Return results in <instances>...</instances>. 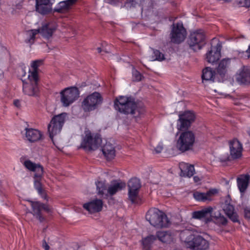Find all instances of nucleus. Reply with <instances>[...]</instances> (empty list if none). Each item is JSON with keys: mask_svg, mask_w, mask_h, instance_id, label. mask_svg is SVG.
<instances>
[{"mask_svg": "<svg viewBox=\"0 0 250 250\" xmlns=\"http://www.w3.org/2000/svg\"><path fill=\"white\" fill-rule=\"evenodd\" d=\"M42 247L45 250H49L50 247L45 241V240H43L42 241Z\"/></svg>", "mask_w": 250, "mask_h": 250, "instance_id": "44", "label": "nucleus"}, {"mask_svg": "<svg viewBox=\"0 0 250 250\" xmlns=\"http://www.w3.org/2000/svg\"><path fill=\"white\" fill-rule=\"evenodd\" d=\"M193 180L195 183H197L200 181V179L198 176H194L193 177Z\"/></svg>", "mask_w": 250, "mask_h": 250, "instance_id": "48", "label": "nucleus"}, {"mask_svg": "<svg viewBox=\"0 0 250 250\" xmlns=\"http://www.w3.org/2000/svg\"><path fill=\"white\" fill-rule=\"evenodd\" d=\"M125 187V184L124 183H116L111 185L108 187L107 197L108 195L112 196L119 190H122Z\"/></svg>", "mask_w": 250, "mask_h": 250, "instance_id": "34", "label": "nucleus"}, {"mask_svg": "<svg viewBox=\"0 0 250 250\" xmlns=\"http://www.w3.org/2000/svg\"><path fill=\"white\" fill-rule=\"evenodd\" d=\"M216 75L210 67H207L203 70L202 78L203 81H214Z\"/></svg>", "mask_w": 250, "mask_h": 250, "instance_id": "31", "label": "nucleus"}, {"mask_svg": "<svg viewBox=\"0 0 250 250\" xmlns=\"http://www.w3.org/2000/svg\"><path fill=\"white\" fill-rule=\"evenodd\" d=\"M25 136L30 142H35L42 138V134L39 130L33 128H26Z\"/></svg>", "mask_w": 250, "mask_h": 250, "instance_id": "23", "label": "nucleus"}, {"mask_svg": "<svg viewBox=\"0 0 250 250\" xmlns=\"http://www.w3.org/2000/svg\"><path fill=\"white\" fill-rule=\"evenodd\" d=\"M146 217L152 226L158 228L167 227L170 224L169 220L166 214L156 208L150 209Z\"/></svg>", "mask_w": 250, "mask_h": 250, "instance_id": "3", "label": "nucleus"}, {"mask_svg": "<svg viewBox=\"0 0 250 250\" xmlns=\"http://www.w3.org/2000/svg\"><path fill=\"white\" fill-rule=\"evenodd\" d=\"M153 50V61H162L165 59L164 55L162 52H161L158 50Z\"/></svg>", "mask_w": 250, "mask_h": 250, "instance_id": "39", "label": "nucleus"}, {"mask_svg": "<svg viewBox=\"0 0 250 250\" xmlns=\"http://www.w3.org/2000/svg\"><path fill=\"white\" fill-rule=\"evenodd\" d=\"M38 33H39V31L37 29L28 31L27 32V35L28 37L25 40L26 42L30 43V44L33 43L35 39V35Z\"/></svg>", "mask_w": 250, "mask_h": 250, "instance_id": "38", "label": "nucleus"}, {"mask_svg": "<svg viewBox=\"0 0 250 250\" xmlns=\"http://www.w3.org/2000/svg\"><path fill=\"white\" fill-rule=\"evenodd\" d=\"M157 240V236L150 235L142 240V244L144 250H150L152 244Z\"/></svg>", "mask_w": 250, "mask_h": 250, "instance_id": "36", "label": "nucleus"}, {"mask_svg": "<svg viewBox=\"0 0 250 250\" xmlns=\"http://www.w3.org/2000/svg\"><path fill=\"white\" fill-rule=\"evenodd\" d=\"M127 2L128 3H132L133 4V2L134 1V0H126Z\"/></svg>", "mask_w": 250, "mask_h": 250, "instance_id": "50", "label": "nucleus"}, {"mask_svg": "<svg viewBox=\"0 0 250 250\" xmlns=\"http://www.w3.org/2000/svg\"><path fill=\"white\" fill-rule=\"evenodd\" d=\"M180 167L183 176L190 177L194 174L195 169L193 165L182 163L180 165Z\"/></svg>", "mask_w": 250, "mask_h": 250, "instance_id": "29", "label": "nucleus"}, {"mask_svg": "<svg viewBox=\"0 0 250 250\" xmlns=\"http://www.w3.org/2000/svg\"><path fill=\"white\" fill-rule=\"evenodd\" d=\"M206 36L205 32L201 29L191 32L188 39V43L189 48L194 51H197L205 44Z\"/></svg>", "mask_w": 250, "mask_h": 250, "instance_id": "6", "label": "nucleus"}, {"mask_svg": "<svg viewBox=\"0 0 250 250\" xmlns=\"http://www.w3.org/2000/svg\"><path fill=\"white\" fill-rule=\"evenodd\" d=\"M36 3H40V4H52L50 1V0H36Z\"/></svg>", "mask_w": 250, "mask_h": 250, "instance_id": "42", "label": "nucleus"}, {"mask_svg": "<svg viewBox=\"0 0 250 250\" xmlns=\"http://www.w3.org/2000/svg\"><path fill=\"white\" fill-rule=\"evenodd\" d=\"M14 104L16 106L19 107L20 105V101L19 100H15L14 102Z\"/></svg>", "mask_w": 250, "mask_h": 250, "instance_id": "47", "label": "nucleus"}, {"mask_svg": "<svg viewBox=\"0 0 250 250\" xmlns=\"http://www.w3.org/2000/svg\"><path fill=\"white\" fill-rule=\"evenodd\" d=\"M128 198L134 204L138 203L139 200L138 192L141 188L140 180L137 178L131 179L128 182Z\"/></svg>", "mask_w": 250, "mask_h": 250, "instance_id": "13", "label": "nucleus"}, {"mask_svg": "<svg viewBox=\"0 0 250 250\" xmlns=\"http://www.w3.org/2000/svg\"><path fill=\"white\" fill-rule=\"evenodd\" d=\"M170 33L171 42L176 44H179L183 42L187 35V32L181 23H173Z\"/></svg>", "mask_w": 250, "mask_h": 250, "instance_id": "11", "label": "nucleus"}, {"mask_svg": "<svg viewBox=\"0 0 250 250\" xmlns=\"http://www.w3.org/2000/svg\"><path fill=\"white\" fill-rule=\"evenodd\" d=\"M238 3L242 6L249 7L250 6V0H237Z\"/></svg>", "mask_w": 250, "mask_h": 250, "instance_id": "41", "label": "nucleus"}, {"mask_svg": "<svg viewBox=\"0 0 250 250\" xmlns=\"http://www.w3.org/2000/svg\"><path fill=\"white\" fill-rule=\"evenodd\" d=\"M114 107L116 110L125 114H131L137 117L144 113V110L138 106L131 98L120 96L114 101Z\"/></svg>", "mask_w": 250, "mask_h": 250, "instance_id": "1", "label": "nucleus"}, {"mask_svg": "<svg viewBox=\"0 0 250 250\" xmlns=\"http://www.w3.org/2000/svg\"><path fill=\"white\" fill-rule=\"evenodd\" d=\"M155 236H157V239H158L160 241L163 243H169L172 241L173 239V236L171 235V233L169 231H158Z\"/></svg>", "mask_w": 250, "mask_h": 250, "instance_id": "33", "label": "nucleus"}, {"mask_svg": "<svg viewBox=\"0 0 250 250\" xmlns=\"http://www.w3.org/2000/svg\"><path fill=\"white\" fill-rule=\"evenodd\" d=\"M222 45L220 42L217 43L216 46H212L211 49L206 54V60L210 63L217 62L221 57V50Z\"/></svg>", "mask_w": 250, "mask_h": 250, "instance_id": "19", "label": "nucleus"}, {"mask_svg": "<svg viewBox=\"0 0 250 250\" xmlns=\"http://www.w3.org/2000/svg\"><path fill=\"white\" fill-rule=\"evenodd\" d=\"M56 29L57 25L55 23L48 22L42 24V27L37 30L43 37L49 39L52 37Z\"/></svg>", "mask_w": 250, "mask_h": 250, "instance_id": "20", "label": "nucleus"}, {"mask_svg": "<svg viewBox=\"0 0 250 250\" xmlns=\"http://www.w3.org/2000/svg\"><path fill=\"white\" fill-rule=\"evenodd\" d=\"M249 180L250 176L248 174L242 175L240 177L237 179L238 187L241 192H244L246 190Z\"/></svg>", "mask_w": 250, "mask_h": 250, "instance_id": "28", "label": "nucleus"}, {"mask_svg": "<svg viewBox=\"0 0 250 250\" xmlns=\"http://www.w3.org/2000/svg\"><path fill=\"white\" fill-rule=\"evenodd\" d=\"M97 50H98L99 53H101L102 52V49L100 47L98 48Z\"/></svg>", "mask_w": 250, "mask_h": 250, "instance_id": "51", "label": "nucleus"}, {"mask_svg": "<svg viewBox=\"0 0 250 250\" xmlns=\"http://www.w3.org/2000/svg\"><path fill=\"white\" fill-rule=\"evenodd\" d=\"M179 117L178 121L179 124L177 125V128L179 130L188 129L194 121L195 118L193 112L190 111H187L183 114H180Z\"/></svg>", "mask_w": 250, "mask_h": 250, "instance_id": "14", "label": "nucleus"}, {"mask_svg": "<svg viewBox=\"0 0 250 250\" xmlns=\"http://www.w3.org/2000/svg\"><path fill=\"white\" fill-rule=\"evenodd\" d=\"M104 1L108 3L114 5L119 1V0H104Z\"/></svg>", "mask_w": 250, "mask_h": 250, "instance_id": "45", "label": "nucleus"}, {"mask_svg": "<svg viewBox=\"0 0 250 250\" xmlns=\"http://www.w3.org/2000/svg\"><path fill=\"white\" fill-rule=\"evenodd\" d=\"M181 240L187 246L194 250H206L209 248L208 242L200 235H194L189 230H182L180 234Z\"/></svg>", "mask_w": 250, "mask_h": 250, "instance_id": "2", "label": "nucleus"}, {"mask_svg": "<svg viewBox=\"0 0 250 250\" xmlns=\"http://www.w3.org/2000/svg\"><path fill=\"white\" fill-rule=\"evenodd\" d=\"M162 149L163 146H162L159 145L155 148V151L156 153H159L162 151Z\"/></svg>", "mask_w": 250, "mask_h": 250, "instance_id": "46", "label": "nucleus"}, {"mask_svg": "<svg viewBox=\"0 0 250 250\" xmlns=\"http://www.w3.org/2000/svg\"><path fill=\"white\" fill-rule=\"evenodd\" d=\"M244 212L245 217L248 219H250V209H245Z\"/></svg>", "mask_w": 250, "mask_h": 250, "instance_id": "43", "label": "nucleus"}, {"mask_svg": "<svg viewBox=\"0 0 250 250\" xmlns=\"http://www.w3.org/2000/svg\"><path fill=\"white\" fill-rule=\"evenodd\" d=\"M61 101L64 106H68L79 97L80 92L76 87L66 88L60 93Z\"/></svg>", "mask_w": 250, "mask_h": 250, "instance_id": "10", "label": "nucleus"}, {"mask_svg": "<svg viewBox=\"0 0 250 250\" xmlns=\"http://www.w3.org/2000/svg\"><path fill=\"white\" fill-rule=\"evenodd\" d=\"M246 52L248 54V58H250V45H249V48Z\"/></svg>", "mask_w": 250, "mask_h": 250, "instance_id": "49", "label": "nucleus"}, {"mask_svg": "<svg viewBox=\"0 0 250 250\" xmlns=\"http://www.w3.org/2000/svg\"><path fill=\"white\" fill-rule=\"evenodd\" d=\"M36 11L42 15H46L52 10V4L36 3Z\"/></svg>", "mask_w": 250, "mask_h": 250, "instance_id": "37", "label": "nucleus"}, {"mask_svg": "<svg viewBox=\"0 0 250 250\" xmlns=\"http://www.w3.org/2000/svg\"><path fill=\"white\" fill-rule=\"evenodd\" d=\"M215 39H213L212 40V42H213V41H215Z\"/></svg>", "mask_w": 250, "mask_h": 250, "instance_id": "53", "label": "nucleus"}, {"mask_svg": "<svg viewBox=\"0 0 250 250\" xmlns=\"http://www.w3.org/2000/svg\"><path fill=\"white\" fill-rule=\"evenodd\" d=\"M195 142V135L190 130L182 132L176 143V148L181 152L192 150Z\"/></svg>", "mask_w": 250, "mask_h": 250, "instance_id": "4", "label": "nucleus"}, {"mask_svg": "<svg viewBox=\"0 0 250 250\" xmlns=\"http://www.w3.org/2000/svg\"><path fill=\"white\" fill-rule=\"evenodd\" d=\"M217 193L216 189H212L208 191L206 193L196 192L193 194L194 198L198 201H205L210 200V197Z\"/></svg>", "mask_w": 250, "mask_h": 250, "instance_id": "27", "label": "nucleus"}, {"mask_svg": "<svg viewBox=\"0 0 250 250\" xmlns=\"http://www.w3.org/2000/svg\"><path fill=\"white\" fill-rule=\"evenodd\" d=\"M133 77L134 81H140L142 78V75L137 70H134L133 72Z\"/></svg>", "mask_w": 250, "mask_h": 250, "instance_id": "40", "label": "nucleus"}, {"mask_svg": "<svg viewBox=\"0 0 250 250\" xmlns=\"http://www.w3.org/2000/svg\"><path fill=\"white\" fill-rule=\"evenodd\" d=\"M77 0H66L59 3L58 6L54 8V11L58 13H64L67 12L71 6L74 4Z\"/></svg>", "mask_w": 250, "mask_h": 250, "instance_id": "25", "label": "nucleus"}, {"mask_svg": "<svg viewBox=\"0 0 250 250\" xmlns=\"http://www.w3.org/2000/svg\"><path fill=\"white\" fill-rule=\"evenodd\" d=\"M230 65V59H224L221 60L216 68L217 75H219L221 78L224 77Z\"/></svg>", "mask_w": 250, "mask_h": 250, "instance_id": "24", "label": "nucleus"}, {"mask_svg": "<svg viewBox=\"0 0 250 250\" xmlns=\"http://www.w3.org/2000/svg\"><path fill=\"white\" fill-rule=\"evenodd\" d=\"M235 79L236 82L240 85H250V66H242L237 72Z\"/></svg>", "mask_w": 250, "mask_h": 250, "instance_id": "16", "label": "nucleus"}, {"mask_svg": "<svg viewBox=\"0 0 250 250\" xmlns=\"http://www.w3.org/2000/svg\"><path fill=\"white\" fill-rule=\"evenodd\" d=\"M102 152L107 160H111L115 156V150L113 145L109 143L106 142L102 147Z\"/></svg>", "mask_w": 250, "mask_h": 250, "instance_id": "26", "label": "nucleus"}, {"mask_svg": "<svg viewBox=\"0 0 250 250\" xmlns=\"http://www.w3.org/2000/svg\"><path fill=\"white\" fill-rule=\"evenodd\" d=\"M223 210L228 217L233 222H239L238 216L236 212H234L233 206L231 205L229 201L226 200L223 206Z\"/></svg>", "mask_w": 250, "mask_h": 250, "instance_id": "22", "label": "nucleus"}, {"mask_svg": "<svg viewBox=\"0 0 250 250\" xmlns=\"http://www.w3.org/2000/svg\"><path fill=\"white\" fill-rule=\"evenodd\" d=\"M213 208L210 207L204 208L200 210L195 211L192 213V217L193 219L200 220L207 224L211 222V214Z\"/></svg>", "mask_w": 250, "mask_h": 250, "instance_id": "17", "label": "nucleus"}, {"mask_svg": "<svg viewBox=\"0 0 250 250\" xmlns=\"http://www.w3.org/2000/svg\"><path fill=\"white\" fill-rule=\"evenodd\" d=\"M31 203V206L32 208V211H29V213H32L40 222H43L45 221V218L42 213V210H44L47 212H49L50 209L49 207L46 204L42 203L40 202H34L29 201Z\"/></svg>", "mask_w": 250, "mask_h": 250, "instance_id": "15", "label": "nucleus"}, {"mask_svg": "<svg viewBox=\"0 0 250 250\" xmlns=\"http://www.w3.org/2000/svg\"><path fill=\"white\" fill-rule=\"evenodd\" d=\"M28 82L23 81V91L28 96H35L38 92L39 78H36L35 81L28 77Z\"/></svg>", "mask_w": 250, "mask_h": 250, "instance_id": "18", "label": "nucleus"}, {"mask_svg": "<svg viewBox=\"0 0 250 250\" xmlns=\"http://www.w3.org/2000/svg\"><path fill=\"white\" fill-rule=\"evenodd\" d=\"M24 166L29 170L35 172V188L38 191L39 194L41 195L42 198L45 199L46 195L44 193V190L42 189V184L39 181L43 174V169L42 167L40 164H36L32 162L30 160H26L24 162Z\"/></svg>", "mask_w": 250, "mask_h": 250, "instance_id": "5", "label": "nucleus"}, {"mask_svg": "<svg viewBox=\"0 0 250 250\" xmlns=\"http://www.w3.org/2000/svg\"><path fill=\"white\" fill-rule=\"evenodd\" d=\"M102 102L103 98L100 93L94 92L83 100L82 107L85 112H89L96 109Z\"/></svg>", "mask_w": 250, "mask_h": 250, "instance_id": "7", "label": "nucleus"}, {"mask_svg": "<svg viewBox=\"0 0 250 250\" xmlns=\"http://www.w3.org/2000/svg\"><path fill=\"white\" fill-rule=\"evenodd\" d=\"M229 146L230 155L226 159H221L220 161L221 162L239 159L242 156V145L237 139H234L230 141L229 142Z\"/></svg>", "mask_w": 250, "mask_h": 250, "instance_id": "12", "label": "nucleus"}, {"mask_svg": "<svg viewBox=\"0 0 250 250\" xmlns=\"http://www.w3.org/2000/svg\"><path fill=\"white\" fill-rule=\"evenodd\" d=\"M98 194L104 198H107V189L105 183L103 181H99L96 183Z\"/></svg>", "mask_w": 250, "mask_h": 250, "instance_id": "35", "label": "nucleus"}, {"mask_svg": "<svg viewBox=\"0 0 250 250\" xmlns=\"http://www.w3.org/2000/svg\"><path fill=\"white\" fill-rule=\"evenodd\" d=\"M43 61L42 60H37L34 61L32 62L31 66L33 69V70L31 71L29 70V76H30V79H32L35 81L36 78H39L38 77V67L42 64Z\"/></svg>", "mask_w": 250, "mask_h": 250, "instance_id": "30", "label": "nucleus"}, {"mask_svg": "<svg viewBox=\"0 0 250 250\" xmlns=\"http://www.w3.org/2000/svg\"><path fill=\"white\" fill-rule=\"evenodd\" d=\"M211 218V221L219 226H226L227 224V219L220 212L214 213V214L212 213Z\"/></svg>", "mask_w": 250, "mask_h": 250, "instance_id": "32", "label": "nucleus"}, {"mask_svg": "<svg viewBox=\"0 0 250 250\" xmlns=\"http://www.w3.org/2000/svg\"><path fill=\"white\" fill-rule=\"evenodd\" d=\"M102 140L100 135H92L90 132L85 134L81 143V147L85 151H93L97 149L101 145Z\"/></svg>", "mask_w": 250, "mask_h": 250, "instance_id": "9", "label": "nucleus"}, {"mask_svg": "<svg viewBox=\"0 0 250 250\" xmlns=\"http://www.w3.org/2000/svg\"><path fill=\"white\" fill-rule=\"evenodd\" d=\"M104 51L106 53H108L109 52L106 50H104Z\"/></svg>", "mask_w": 250, "mask_h": 250, "instance_id": "52", "label": "nucleus"}, {"mask_svg": "<svg viewBox=\"0 0 250 250\" xmlns=\"http://www.w3.org/2000/svg\"><path fill=\"white\" fill-rule=\"evenodd\" d=\"M66 113H62L54 116L48 125L49 136L53 139L54 136L59 133L65 121Z\"/></svg>", "mask_w": 250, "mask_h": 250, "instance_id": "8", "label": "nucleus"}, {"mask_svg": "<svg viewBox=\"0 0 250 250\" xmlns=\"http://www.w3.org/2000/svg\"><path fill=\"white\" fill-rule=\"evenodd\" d=\"M103 203L101 199H95L84 204L83 207L90 213H93L100 211L103 208Z\"/></svg>", "mask_w": 250, "mask_h": 250, "instance_id": "21", "label": "nucleus"}]
</instances>
